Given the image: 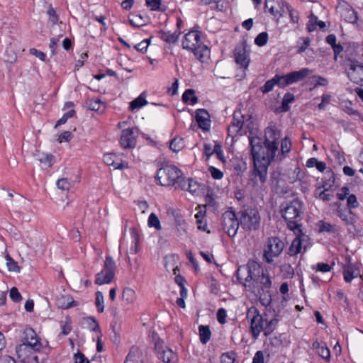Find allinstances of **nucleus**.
Returning a JSON list of instances; mask_svg holds the SVG:
<instances>
[{
  "instance_id": "nucleus-1",
  "label": "nucleus",
  "mask_w": 363,
  "mask_h": 363,
  "mask_svg": "<svg viewBox=\"0 0 363 363\" xmlns=\"http://www.w3.org/2000/svg\"><path fill=\"white\" fill-rule=\"evenodd\" d=\"M278 138L279 134L272 127L265 129L264 141L259 137H249L253 162L270 164L278 150Z\"/></svg>"
},
{
  "instance_id": "nucleus-2",
  "label": "nucleus",
  "mask_w": 363,
  "mask_h": 363,
  "mask_svg": "<svg viewBox=\"0 0 363 363\" xmlns=\"http://www.w3.org/2000/svg\"><path fill=\"white\" fill-rule=\"evenodd\" d=\"M246 318L250 325V332L254 340H257L262 332L265 337L271 335L279 321L276 318L269 320L264 319L255 306H251L247 309Z\"/></svg>"
},
{
  "instance_id": "nucleus-3",
  "label": "nucleus",
  "mask_w": 363,
  "mask_h": 363,
  "mask_svg": "<svg viewBox=\"0 0 363 363\" xmlns=\"http://www.w3.org/2000/svg\"><path fill=\"white\" fill-rule=\"evenodd\" d=\"M304 206L298 199L285 201L280 205V213L286 222L287 228L294 233H301Z\"/></svg>"
},
{
  "instance_id": "nucleus-4",
  "label": "nucleus",
  "mask_w": 363,
  "mask_h": 363,
  "mask_svg": "<svg viewBox=\"0 0 363 363\" xmlns=\"http://www.w3.org/2000/svg\"><path fill=\"white\" fill-rule=\"evenodd\" d=\"M195 26L193 29L186 33L182 41V47L184 50L192 52L194 57L201 62H203L210 54V50L201 41L202 33Z\"/></svg>"
},
{
  "instance_id": "nucleus-5",
  "label": "nucleus",
  "mask_w": 363,
  "mask_h": 363,
  "mask_svg": "<svg viewBox=\"0 0 363 363\" xmlns=\"http://www.w3.org/2000/svg\"><path fill=\"white\" fill-rule=\"evenodd\" d=\"M181 170L174 165H166L159 169L155 176V179L161 186H175L178 189L179 180L183 179Z\"/></svg>"
},
{
  "instance_id": "nucleus-6",
  "label": "nucleus",
  "mask_w": 363,
  "mask_h": 363,
  "mask_svg": "<svg viewBox=\"0 0 363 363\" xmlns=\"http://www.w3.org/2000/svg\"><path fill=\"white\" fill-rule=\"evenodd\" d=\"M42 344L37 336L36 333L32 328H26L23 332V343L16 347V353L18 358L25 359L23 357L26 350L32 349L40 351Z\"/></svg>"
},
{
  "instance_id": "nucleus-7",
  "label": "nucleus",
  "mask_w": 363,
  "mask_h": 363,
  "mask_svg": "<svg viewBox=\"0 0 363 363\" xmlns=\"http://www.w3.org/2000/svg\"><path fill=\"white\" fill-rule=\"evenodd\" d=\"M240 213V224L247 230H257L259 226L260 217L257 209L248 208L242 210Z\"/></svg>"
},
{
  "instance_id": "nucleus-8",
  "label": "nucleus",
  "mask_w": 363,
  "mask_h": 363,
  "mask_svg": "<svg viewBox=\"0 0 363 363\" xmlns=\"http://www.w3.org/2000/svg\"><path fill=\"white\" fill-rule=\"evenodd\" d=\"M116 263L111 256H106L103 269L96 274L95 284L102 285L109 284L115 276Z\"/></svg>"
},
{
  "instance_id": "nucleus-9",
  "label": "nucleus",
  "mask_w": 363,
  "mask_h": 363,
  "mask_svg": "<svg viewBox=\"0 0 363 363\" xmlns=\"http://www.w3.org/2000/svg\"><path fill=\"white\" fill-rule=\"evenodd\" d=\"M284 248V242L278 237L268 238L267 246L264 250V259L270 264L274 257L280 255Z\"/></svg>"
},
{
  "instance_id": "nucleus-10",
  "label": "nucleus",
  "mask_w": 363,
  "mask_h": 363,
  "mask_svg": "<svg viewBox=\"0 0 363 363\" xmlns=\"http://www.w3.org/2000/svg\"><path fill=\"white\" fill-rule=\"evenodd\" d=\"M222 228L230 238H233L237 234L240 225V220H238L235 211L230 209L226 211L222 215Z\"/></svg>"
},
{
  "instance_id": "nucleus-11",
  "label": "nucleus",
  "mask_w": 363,
  "mask_h": 363,
  "mask_svg": "<svg viewBox=\"0 0 363 363\" xmlns=\"http://www.w3.org/2000/svg\"><path fill=\"white\" fill-rule=\"evenodd\" d=\"M264 8L278 20L289 9V4L285 0H265Z\"/></svg>"
},
{
  "instance_id": "nucleus-12",
  "label": "nucleus",
  "mask_w": 363,
  "mask_h": 363,
  "mask_svg": "<svg viewBox=\"0 0 363 363\" xmlns=\"http://www.w3.org/2000/svg\"><path fill=\"white\" fill-rule=\"evenodd\" d=\"M253 164L252 175L255 178H252L251 180L254 183V186L258 185L257 180L256 179L257 177L260 182V188L262 189L267 181V171L270 164L256 162H253Z\"/></svg>"
},
{
  "instance_id": "nucleus-13",
  "label": "nucleus",
  "mask_w": 363,
  "mask_h": 363,
  "mask_svg": "<svg viewBox=\"0 0 363 363\" xmlns=\"http://www.w3.org/2000/svg\"><path fill=\"white\" fill-rule=\"evenodd\" d=\"M234 56L235 62L240 66V67L246 69L250 63V57L248 52L247 51V44L245 42H242L237 45L234 49Z\"/></svg>"
},
{
  "instance_id": "nucleus-14",
  "label": "nucleus",
  "mask_w": 363,
  "mask_h": 363,
  "mask_svg": "<svg viewBox=\"0 0 363 363\" xmlns=\"http://www.w3.org/2000/svg\"><path fill=\"white\" fill-rule=\"evenodd\" d=\"M138 133V128H128L123 130L120 145L124 149H131L136 145V135Z\"/></svg>"
},
{
  "instance_id": "nucleus-15",
  "label": "nucleus",
  "mask_w": 363,
  "mask_h": 363,
  "mask_svg": "<svg viewBox=\"0 0 363 363\" xmlns=\"http://www.w3.org/2000/svg\"><path fill=\"white\" fill-rule=\"evenodd\" d=\"M178 189L187 191L193 196H199L202 192L201 184L192 178L183 177L179 180Z\"/></svg>"
},
{
  "instance_id": "nucleus-16",
  "label": "nucleus",
  "mask_w": 363,
  "mask_h": 363,
  "mask_svg": "<svg viewBox=\"0 0 363 363\" xmlns=\"http://www.w3.org/2000/svg\"><path fill=\"white\" fill-rule=\"evenodd\" d=\"M348 77L350 80L357 84L363 85V65L356 60L350 61Z\"/></svg>"
},
{
  "instance_id": "nucleus-17",
  "label": "nucleus",
  "mask_w": 363,
  "mask_h": 363,
  "mask_svg": "<svg viewBox=\"0 0 363 363\" xmlns=\"http://www.w3.org/2000/svg\"><path fill=\"white\" fill-rule=\"evenodd\" d=\"M155 350L157 357L165 363H174L177 361V354L171 349L164 347L160 342L155 343Z\"/></svg>"
},
{
  "instance_id": "nucleus-18",
  "label": "nucleus",
  "mask_w": 363,
  "mask_h": 363,
  "mask_svg": "<svg viewBox=\"0 0 363 363\" xmlns=\"http://www.w3.org/2000/svg\"><path fill=\"white\" fill-rule=\"evenodd\" d=\"M195 119L199 127L203 131H208L211 128V119L208 112L204 108L196 111Z\"/></svg>"
},
{
  "instance_id": "nucleus-19",
  "label": "nucleus",
  "mask_w": 363,
  "mask_h": 363,
  "mask_svg": "<svg viewBox=\"0 0 363 363\" xmlns=\"http://www.w3.org/2000/svg\"><path fill=\"white\" fill-rule=\"evenodd\" d=\"M249 271V284H250V288H255V282L259 277L260 274L263 269L261 265L255 260L250 259L248 261V269Z\"/></svg>"
},
{
  "instance_id": "nucleus-20",
  "label": "nucleus",
  "mask_w": 363,
  "mask_h": 363,
  "mask_svg": "<svg viewBox=\"0 0 363 363\" xmlns=\"http://www.w3.org/2000/svg\"><path fill=\"white\" fill-rule=\"evenodd\" d=\"M295 234L296 235V238L292 241V243L288 250V254L290 256H295L301 252L303 242L308 240V236L304 235L301 230V233Z\"/></svg>"
},
{
  "instance_id": "nucleus-21",
  "label": "nucleus",
  "mask_w": 363,
  "mask_h": 363,
  "mask_svg": "<svg viewBox=\"0 0 363 363\" xmlns=\"http://www.w3.org/2000/svg\"><path fill=\"white\" fill-rule=\"evenodd\" d=\"M104 161L108 166H113L116 169H123L128 167V163L118 159L116 153H107L104 155Z\"/></svg>"
},
{
  "instance_id": "nucleus-22",
  "label": "nucleus",
  "mask_w": 363,
  "mask_h": 363,
  "mask_svg": "<svg viewBox=\"0 0 363 363\" xmlns=\"http://www.w3.org/2000/svg\"><path fill=\"white\" fill-rule=\"evenodd\" d=\"M336 212L338 217H340L346 225H354L356 222L355 214L351 209L338 208Z\"/></svg>"
},
{
  "instance_id": "nucleus-23",
  "label": "nucleus",
  "mask_w": 363,
  "mask_h": 363,
  "mask_svg": "<svg viewBox=\"0 0 363 363\" xmlns=\"http://www.w3.org/2000/svg\"><path fill=\"white\" fill-rule=\"evenodd\" d=\"M359 274L358 267L352 263H348L343 267L344 280L347 283H350L352 280L357 277Z\"/></svg>"
},
{
  "instance_id": "nucleus-24",
  "label": "nucleus",
  "mask_w": 363,
  "mask_h": 363,
  "mask_svg": "<svg viewBox=\"0 0 363 363\" xmlns=\"http://www.w3.org/2000/svg\"><path fill=\"white\" fill-rule=\"evenodd\" d=\"M247 269L248 262L245 265L240 266L237 269L236 274L239 282L245 287L250 288V284H249V271Z\"/></svg>"
},
{
  "instance_id": "nucleus-25",
  "label": "nucleus",
  "mask_w": 363,
  "mask_h": 363,
  "mask_svg": "<svg viewBox=\"0 0 363 363\" xmlns=\"http://www.w3.org/2000/svg\"><path fill=\"white\" fill-rule=\"evenodd\" d=\"M312 71L308 68H303L298 71H293L288 73V77L291 84H294L303 80L306 78Z\"/></svg>"
},
{
  "instance_id": "nucleus-26",
  "label": "nucleus",
  "mask_w": 363,
  "mask_h": 363,
  "mask_svg": "<svg viewBox=\"0 0 363 363\" xmlns=\"http://www.w3.org/2000/svg\"><path fill=\"white\" fill-rule=\"evenodd\" d=\"M243 123V116L240 110H236L233 113V120L229 128V130L235 133H238L241 130Z\"/></svg>"
},
{
  "instance_id": "nucleus-27",
  "label": "nucleus",
  "mask_w": 363,
  "mask_h": 363,
  "mask_svg": "<svg viewBox=\"0 0 363 363\" xmlns=\"http://www.w3.org/2000/svg\"><path fill=\"white\" fill-rule=\"evenodd\" d=\"M272 286V281L269 275L267 273H264L262 270L257 281L255 282V288L260 287L264 291V290H269Z\"/></svg>"
},
{
  "instance_id": "nucleus-28",
  "label": "nucleus",
  "mask_w": 363,
  "mask_h": 363,
  "mask_svg": "<svg viewBox=\"0 0 363 363\" xmlns=\"http://www.w3.org/2000/svg\"><path fill=\"white\" fill-rule=\"evenodd\" d=\"M182 33V31H174L171 33L169 31L160 30L159 37L163 41L167 43H175L178 41L179 38Z\"/></svg>"
},
{
  "instance_id": "nucleus-29",
  "label": "nucleus",
  "mask_w": 363,
  "mask_h": 363,
  "mask_svg": "<svg viewBox=\"0 0 363 363\" xmlns=\"http://www.w3.org/2000/svg\"><path fill=\"white\" fill-rule=\"evenodd\" d=\"M291 142L287 137H285L281 140V151L277 154V159L279 161H281L284 158L286 157L288 153L291 151Z\"/></svg>"
},
{
  "instance_id": "nucleus-30",
  "label": "nucleus",
  "mask_w": 363,
  "mask_h": 363,
  "mask_svg": "<svg viewBox=\"0 0 363 363\" xmlns=\"http://www.w3.org/2000/svg\"><path fill=\"white\" fill-rule=\"evenodd\" d=\"M60 307L62 309H68L79 305V303L75 301L73 298L69 295L62 296L59 299Z\"/></svg>"
},
{
  "instance_id": "nucleus-31",
  "label": "nucleus",
  "mask_w": 363,
  "mask_h": 363,
  "mask_svg": "<svg viewBox=\"0 0 363 363\" xmlns=\"http://www.w3.org/2000/svg\"><path fill=\"white\" fill-rule=\"evenodd\" d=\"M86 106L89 110L94 111H104L105 104L98 98L91 99L86 101Z\"/></svg>"
},
{
  "instance_id": "nucleus-32",
  "label": "nucleus",
  "mask_w": 363,
  "mask_h": 363,
  "mask_svg": "<svg viewBox=\"0 0 363 363\" xmlns=\"http://www.w3.org/2000/svg\"><path fill=\"white\" fill-rule=\"evenodd\" d=\"M317 26L323 29L325 27V23L322 21H318V17L312 13L310 16V19L307 24V29L308 32H313L316 29Z\"/></svg>"
},
{
  "instance_id": "nucleus-33",
  "label": "nucleus",
  "mask_w": 363,
  "mask_h": 363,
  "mask_svg": "<svg viewBox=\"0 0 363 363\" xmlns=\"http://www.w3.org/2000/svg\"><path fill=\"white\" fill-rule=\"evenodd\" d=\"M199 333L200 341L203 344H206L211 339V332L208 325H201L199 326Z\"/></svg>"
},
{
  "instance_id": "nucleus-34",
  "label": "nucleus",
  "mask_w": 363,
  "mask_h": 363,
  "mask_svg": "<svg viewBox=\"0 0 363 363\" xmlns=\"http://www.w3.org/2000/svg\"><path fill=\"white\" fill-rule=\"evenodd\" d=\"M145 4L152 11H166L167 6L162 5V0H145Z\"/></svg>"
},
{
  "instance_id": "nucleus-35",
  "label": "nucleus",
  "mask_w": 363,
  "mask_h": 363,
  "mask_svg": "<svg viewBox=\"0 0 363 363\" xmlns=\"http://www.w3.org/2000/svg\"><path fill=\"white\" fill-rule=\"evenodd\" d=\"M136 294L135 291L130 288H125L122 294V299L127 304H132L136 300Z\"/></svg>"
},
{
  "instance_id": "nucleus-36",
  "label": "nucleus",
  "mask_w": 363,
  "mask_h": 363,
  "mask_svg": "<svg viewBox=\"0 0 363 363\" xmlns=\"http://www.w3.org/2000/svg\"><path fill=\"white\" fill-rule=\"evenodd\" d=\"M335 180L334 172L330 169L326 170L323 178V187L331 188L335 183Z\"/></svg>"
},
{
  "instance_id": "nucleus-37",
  "label": "nucleus",
  "mask_w": 363,
  "mask_h": 363,
  "mask_svg": "<svg viewBox=\"0 0 363 363\" xmlns=\"http://www.w3.org/2000/svg\"><path fill=\"white\" fill-rule=\"evenodd\" d=\"M195 91L191 89H186L182 95V100L184 103H188L190 101V104L192 105L196 104L199 99L198 97L194 95Z\"/></svg>"
},
{
  "instance_id": "nucleus-38",
  "label": "nucleus",
  "mask_w": 363,
  "mask_h": 363,
  "mask_svg": "<svg viewBox=\"0 0 363 363\" xmlns=\"http://www.w3.org/2000/svg\"><path fill=\"white\" fill-rule=\"evenodd\" d=\"M184 140L180 137H176L174 139H172L169 145L170 149L175 152H177L179 150H181L184 147Z\"/></svg>"
},
{
  "instance_id": "nucleus-39",
  "label": "nucleus",
  "mask_w": 363,
  "mask_h": 363,
  "mask_svg": "<svg viewBox=\"0 0 363 363\" xmlns=\"http://www.w3.org/2000/svg\"><path fill=\"white\" fill-rule=\"evenodd\" d=\"M130 24L133 27H139L145 25L143 17L140 14H130L128 16Z\"/></svg>"
},
{
  "instance_id": "nucleus-40",
  "label": "nucleus",
  "mask_w": 363,
  "mask_h": 363,
  "mask_svg": "<svg viewBox=\"0 0 363 363\" xmlns=\"http://www.w3.org/2000/svg\"><path fill=\"white\" fill-rule=\"evenodd\" d=\"M84 320L90 330L99 333V335H101L100 326L95 318L92 317H87L84 319Z\"/></svg>"
},
{
  "instance_id": "nucleus-41",
  "label": "nucleus",
  "mask_w": 363,
  "mask_h": 363,
  "mask_svg": "<svg viewBox=\"0 0 363 363\" xmlns=\"http://www.w3.org/2000/svg\"><path fill=\"white\" fill-rule=\"evenodd\" d=\"M147 104V101H146L145 98L140 95L130 102L129 108L130 110L133 111L135 109H138L143 107Z\"/></svg>"
},
{
  "instance_id": "nucleus-42",
  "label": "nucleus",
  "mask_w": 363,
  "mask_h": 363,
  "mask_svg": "<svg viewBox=\"0 0 363 363\" xmlns=\"http://www.w3.org/2000/svg\"><path fill=\"white\" fill-rule=\"evenodd\" d=\"M345 20L350 23H356L358 21L357 13L354 9H347L344 14Z\"/></svg>"
},
{
  "instance_id": "nucleus-43",
  "label": "nucleus",
  "mask_w": 363,
  "mask_h": 363,
  "mask_svg": "<svg viewBox=\"0 0 363 363\" xmlns=\"http://www.w3.org/2000/svg\"><path fill=\"white\" fill-rule=\"evenodd\" d=\"M6 265L10 272H20L21 268L9 255H6Z\"/></svg>"
},
{
  "instance_id": "nucleus-44",
  "label": "nucleus",
  "mask_w": 363,
  "mask_h": 363,
  "mask_svg": "<svg viewBox=\"0 0 363 363\" xmlns=\"http://www.w3.org/2000/svg\"><path fill=\"white\" fill-rule=\"evenodd\" d=\"M148 225L150 228H155L156 230H160L162 228L160 221L155 213H152L149 216Z\"/></svg>"
},
{
  "instance_id": "nucleus-45",
  "label": "nucleus",
  "mask_w": 363,
  "mask_h": 363,
  "mask_svg": "<svg viewBox=\"0 0 363 363\" xmlns=\"http://www.w3.org/2000/svg\"><path fill=\"white\" fill-rule=\"evenodd\" d=\"M274 77L277 83V86L279 87H286L291 84L287 74L285 75L276 74Z\"/></svg>"
},
{
  "instance_id": "nucleus-46",
  "label": "nucleus",
  "mask_w": 363,
  "mask_h": 363,
  "mask_svg": "<svg viewBox=\"0 0 363 363\" xmlns=\"http://www.w3.org/2000/svg\"><path fill=\"white\" fill-rule=\"evenodd\" d=\"M57 186L63 191H68L72 186V182L67 178H62L57 180Z\"/></svg>"
},
{
  "instance_id": "nucleus-47",
  "label": "nucleus",
  "mask_w": 363,
  "mask_h": 363,
  "mask_svg": "<svg viewBox=\"0 0 363 363\" xmlns=\"http://www.w3.org/2000/svg\"><path fill=\"white\" fill-rule=\"evenodd\" d=\"M104 296H103L102 292L97 291L96 293L95 303H96V306L97 308L98 312H99V313L104 312Z\"/></svg>"
},
{
  "instance_id": "nucleus-48",
  "label": "nucleus",
  "mask_w": 363,
  "mask_h": 363,
  "mask_svg": "<svg viewBox=\"0 0 363 363\" xmlns=\"http://www.w3.org/2000/svg\"><path fill=\"white\" fill-rule=\"evenodd\" d=\"M275 85H277V83L275 77H274L272 79L267 81L265 84L260 88V90L263 94H267L271 91Z\"/></svg>"
},
{
  "instance_id": "nucleus-49",
  "label": "nucleus",
  "mask_w": 363,
  "mask_h": 363,
  "mask_svg": "<svg viewBox=\"0 0 363 363\" xmlns=\"http://www.w3.org/2000/svg\"><path fill=\"white\" fill-rule=\"evenodd\" d=\"M259 301L262 303V306L267 307L270 306L272 299V295L269 293V290H266V291L263 292L262 294L259 296Z\"/></svg>"
},
{
  "instance_id": "nucleus-50",
  "label": "nucleus",
  "mask_w": 363,
  "mask_h": 363,
  "mask_svg": "<svg viewBox=\"0 0 363 363\" xmlns=\"http://www.w3.org/2000/svg\"><path fill=\"white\" fill-rule=\"evenodd\" d=\"M268 40V34L267 32H262L255 38V43L259 47L265 45Z\"/></svg>"
},
{
  "instance_id": "nucleus-51",
  "label": "nucleus",
  "mask_w": 363,
  "mask_h": 363,
  "mask_svg": "<svg viewBox=\"0 0 363 363\" xmlns=\"http://www.w3.org/2000/svg\"><path fill=\"white\" fill-rule=\"evenodd\" d=\"M318 354L327 362L330 359V351L325 344H323L320 349L318 351Z\"/></svg>"
},
{
  "instance_id": "nucleus-52",
  "label": "nucleus",
  "mask_w": 363,
  "mask_h": 363,
  "mask_svg": "<svg viewBox=\"0 0 363 363\" xmlns=\"http://www.w3.org/2000/svg\"><path fill=\"white\" fill-rule=\"evenodd\" d=\"M312 269L325 273L330 272L333 267L327 263L320 262L316 265L312 266Z\"/></svg>"
},
{
  "instance_id": "nucleus-53",
  "label": "nucleus",
  "mask_w": 363,
  "mask_h": 363,
  "mask_svg": "<svg viewBox=\"0 0 363 363\" xmlns=\"http://www.w3.org/2000/svg\"><path fill=\"white\" fill-rule=\"evenodd\" d=\"M11 299L16 303H18L22 300V296L16 287H12L9 291Z\"/></svg>"
},
{
  "instance_id": "nucleus-54",
  "label": "nucleus",
  "mask_w": 363,
  "mask_h": 363,
  "mask_svg": "<svg viewBox=\"0 0 363 363\" xmlns=\"http://www.w3.org/2000/svg\"><path fill=\"white\" fill-rule=\"evenodd\" d=\"M75 114V111L74 110H71L67 113H65L62 116V118H60L56 123L55 124V128L59 126V125H61L62 124H65L67 121L73 117Z\"/></svg>"
},
{
  "instance_id": "nucleus-55",
  "label": "nucleus",
  "mask_w": 363,
  "mask_h": 363,
  "mask_svg": "<svg viewBox=\"0 0 363 363\" xmlns=\"http://www.w3.org/2000/svg\"><path fill=\"white\" fill-rule=\"evenodd\" d=\"M151 38L149 39H145L140 43H138L134 46V48L139 52L142 53H145L147 51V47L150 44Z\"/></svg>"
},
{
  "instance_id": "nucleus-56",
  "label": "nucleus",
  "mask_w": 363,
  "mask_h": 363,
  "mask_svg": "<svg viewBox=\"0 0 363 363\" xmlns=\"http://www.w3.org/2000/svg\"><path fill=\"white\" fill-rule=\"evenodd\" d=\"M208 169L213 179H221L223 177V173L220 169L213 166H210Z\"/></svg>"
},
{
  "instance_id": "nucleus-57",
  "label": "nucleus",
  "mask_w": 363,
  "mask_h": 363,
  "mask_svg": "<svg viewBox=\"0 0 363 363\" xmlns=\"http://www.w3.org/2000/svg\"><path fill=\"white\" fill-rule=\"evenodd\" d=\"M347 205L349 209L358 207L359 203L354 194H350L347 197Z\"/></svg>"
},
{
  "instance_id": "nucleus-58",
  "label": "nucleus",
  "mask_w": 363,
  "mask_h": 363,
  "mask_svg": "<svg viewBox=\"0 0 363 363\" xmlns=\"http://www.w3.org/2000/svg\"><path fill=\"white\" fill-rule=\"evenodd\" d=\"M294 94H292L289 92L285 94L284 96V98H283V101H282L283 108L284 110L287 111L289 104L292 103L294 101Z\"/></svg>"
},
{
  "instance_id": "nucleus-59",
  "label": "nucleus",
  "mask_w": 363,
  "mask_h": 363,
  "mask_svg": "<svg viewBox=\"0 0 363 363\" xmlns=\"http://www.w3.org/2000/svg\"><path fill=\"white\" fill-rule=\"evenodd\" d=\"M221 363H234L235 362V354L233 352H226L220 357Z\"/></svg>"
},
{
  "instance_id": "nucleus-60",
  "label": "nucleus",
  "mask_w": 363,
  "mask_h": 363,
  "mask_svg": "<svg viewBox=\"0 0 363 363\" xmlns=\"http://www.w3.org/2000/svg\"><path fill=\"white\" fill-rule=\"evenodd\" d=\"M312 79L315 82V87L318 86H327L328 84V81L326 78L319 76V75H314L312 77Z\"/></svg>"
},
{
  "instance_id": "nucleus-61",
  "label": "nucleus",
  "mask_w": 363,
  "mask_h": 363,
  "mask_svg": "<svg viewBox=\"0 0 363 363\" xmlns=\"http://www.w3.org/2000/svg\"><path fill=\"white\" fill-rule=\"evenodd\" d=\"M226 317H227L226 310L223 308H219L217 311L218 322L220 324L225 323H226Z\"/></svg>"
},
{
  "instance_id": "nucleus-62",
  "label": "nucleus",
  "mask_w": 363,
  "mask_h": 363,
  "mask_svg": "<svg viewBox=\"0 0 363 363\" xmlns=\"http://www.w3.org/2000/svg\"><path fill=\"white\" fill-rule=\"evenodd\" d=\"M72 330L71 320L69 318H66L65 322L62 325V334L63 335H68Z\"/></svg>"
},
{
  "instance_id": "nucleus-63",
  "label": "nucleus",
  "mask_w": 363,
  "mask_h": 363,
  "mask_svg": "<svg viewBox=\"0 0 363 363\" xmlns=\"http://www.w3.org/2000/svg\"><path fill=\"white\" fill-rule=\"evenodd\" d=\"M53 161L54 157L52 155H45L40 159V162L48 167L52 166Z\"/></svg>"
},
{
  "instance_id": "nucleus-64",
  "label": "nucleus",
  "mask_w": 363,
  "mask_h": 363,
  "mask_svg": "<svg viewBox=\"0 0 363 363\" xmlns=\"http://www.w3.org/2000/svg\"><path fill=\"white\" fill-rule=\"evenodd\" d=\"M74 363H90L88 359L82 352H78L74 354Z\"/></svg>"
}]
</instances>
